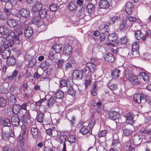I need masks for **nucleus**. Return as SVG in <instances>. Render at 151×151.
<instances>
[{"instance_id":"f257e3e1","label":"nucleus","mask_w":151,"mask_h":151,"mask_svg":"<svg viewBox=\"0 0 151 151\" xmlns=\"http://www.w3.org/2000/svg\"><path fill=\"white\" fill-rule=\"evenodd\" d=\"M95 124L94 121H91L87 126H83L81 129L80 132L83 134L90 133L91 132L92 128Z\"/></svg>"},{"instance_id":"f03ea898","label":"nucleus","mask_w":151,"mask_h":151,"mask_svg":"<svg viewBox=\"0 0 151 151\" xmlns=\"http://www.w3.org/2000/svg\"><path fill=\"white\" fill-rule=\"evenodd\" d=\"M33 23L37 25L42 31L44 30L46 27L44 24V23L40 17L38 16L35 17L32 20Z\"/></svg>"},{"instance_id":"7ed1b4c3","label":"nucleus","mask_w":151,"mask_h":151,"mask_svg":"<svg viewBox=\"0 0 151 151\" xmlns=\"http://www.w3.org/2000/svg\"><path fill=\"white\" fill-rule=\"evenodd\" d=\"M84 76L83 72L81 70H75L73 72L72 77L73 80L81 79Z\"/></svg>"},{"instance_id":"20e7f679","label":"nucleus","mask_w":151,"mask_h":151,"mask_svg":"<svg viewBox=\"0 0 151 151\" xmlns=\"http://www.w3.org/2000/svg\"><path fill=\"white\" fill-rule=\"evenodd\" d=\"M125 77L130 82H132L137 79V76L134 75L129 70H126L125 71Z\"/></svg>"},{"instance_id":"39448f33","label":"nucleus","mask_w":151,"mask_h":151,"mask_svg":"<svg viewBox=\"0 0 151 151\" xmlns=\"http://www.w3.org/2000/svg\"><path fill=\"white\" fill-rule=\"evenodd\" d=\"M108 115L109 117L113 120L118 119L120 117V114L118 112L114 111H109Z\"/></svg>"},{"instance_id":"423d86ee","label":"nucleus","mask_w":151,"mask_h":151,"mask_svg":"<svg viewBox=\"0 0 151 151\" xmlns=\"http://www.w3.org/2000/svg\"><path fill=\"white\" fill-rule=\"evenodd\" d=\"M42 5L39 2H36L35 4L32 6V10L33 12H37L42 9Z\"/></svg>"},{"instance_id":"0eeeda50","label":"nucleus","mask_w":151,"mask_h":151,"mask_svg":"<svg viewBox=\"0 0 151 151\" xmlns=\"http://www.w3.org/2000/svg\"><path fill=\"white\" fill-rule=\"evenodd\" d=\"M75 62L74 58L72 57H70L68 60V62L65 65V70L67 71L68 69L71 68L73 67L72 64Z\"/></svg>"},{"instance_id":"6e6552de","label":"nucleus","mask_w":151,"mask_h":151,"mask_svg":"<svg viewBox=\"0 0 151 151\" xmlns=\"http://www.w3.org/2000/svg\"><path fill=\"white\" fill-rule=\"evenodd\" d=\"M127 21L124 20L121 21L120 24L119 28L122 30H124L126 28H128L132 26V23H130L128 24Z\"/></svg>"},{"instance_id":"1a4fd4ad","label":"nucleus","mask_w":151,"mask_h":151,"mask_svg":"<svg viewBox=\"0 0 151 151\" xmlns=\"http://www.w3.org/2000/svg\"><path fill=\"white\" fill-rule=\"evenodd\" d=\"M124 116L127 122L129 124H132L134 122L133 119L134 115L132 113H129L125 115Z\"/></svg>"},{"instance_id":"9d476101","label":"nucleus","mask_w":151,"mask_h":151,"mask_svg":"<svg viewBox=\"0 0 151 151\" xmlns=\"http://www.w3.org/2000/svg\"><path fill=\"white\" fill-rule=\"evenodd\" d=\"M19 14L25 18H28L30 16V12L28 9L24 8L21 9L19 12Z\"/></svg>"},{"instance_id":"9b49d317","label":"nucleus","mask_w":151,"mask_h":151,"mask_svg":"<svg viewBox=\"0 0 151 151\" xmlns=\"http://www.w3.org/2000/svg\"><path fill=\"white\" fill-rule=\"evenodd\" d=\"M8 35L6 36V40L8 41H10L12 40L13 38L16 41L19 40V39L17 35H15V33L14 32L11 31H10L8 34Z\"/></svg>"},{"instance_id":"f8f14e48","label":"nucleus","mask_w":151,"mask_h":151,"mask_svg":"<svg viewBox=\"0 0 151 151\" xmlns=\"http://www.w3.org/2000/svg\"><path fill=\"white\" fill-rule=\"evenodd\" d=\"M12 125L14 127L18 126L19 125V120L17 116H12L11 119Z\"/></svg>"},{"instance_id":"ddd939ff","label":"nucleus","mask_w":151,"mask_h":151,"mask_svg":"<svg viewBox=\"0 0 151 151\" xmlns=\"http://www.w3.org/2000/svg\"><path fill=\"white\" fill-rule=\"evenodd\" d=\"M31 132L34 138H38L40 134V132L38 129L35 127L32 128L31 129Z\"/></svg>"},{"instance_id":"4468645a","label":"nucleus","mask_w":151,"mask_h":151,"mask_svg":"<svg viewBox=\"0 0 151 151\" xmlns=\"http://www.w3.org/2000/svg\"><path fill=\"white\" fill-rule=\"evenodd\" d=\"M133 8V5L132 3L130 2H128L127 3L125 8L126 12L128 14H130L132 11Z\"/></svg>"},{"instance_id":"2eb2a0df","label":"nucleus","mask_w":151,"mask_h":151,"mask_svg":"<svg viewBox=\"0 0 151 151\" xmlns=\"http://www.w3.org/2000/svg\"><path fill=\"white\" fill-rule=\"evenodd\" d=\"M72 51V47L71 45H65L63 50V53L66 55H69Z\"/></svg>"},{"instance_id":"dca6fc26","label":"nucleus","mask_w":151,"mask_h":151,"mask_svg":"<svg viewBox=\"0 0 151 151\" xmlns=\"http://www.w3.org/2000/svg\"><path fill=\"white\" fill-rule=\"evenodd\" d=\"M118 37L117 35L115 33L109 34L108 35V40L109 41H111L114 43H116V40Z\"/></svg>"},{"instance_id":"f3484780","label":"nucleus","mask_w":151,"mask_h":151,"mask_svg":"<svg viewBox=\"0 0 151 151\" xmlns=\"http://www.w3.org/2000/svg\"><path fill=\"white\" fill-rule=\"evenodd\" d=\"M104 58L106 61L109 63L113 62L114 60V55L110 53H108L105 55Z\"/></svg>"},{"instance_id":"a211bd4d","label":"nucleus","mask_w":151,"mask_h":151,"mask_svg":"<svg viewBox=\"0 0 151 151\" xmlns=\"http://www.w3.org/2000/svg\"><path fill=\"white\" fill-rule=\"evenodd\" d=\"M99 4L100 7L102 9L108 8L109 6V3L106 0H101Z\"/></svg>"},{"instance_id":"6ab92c4d","label":"nucleus","mask_w":151,"mask_h":151,"mask_svg":"<svg viewBox=\"0 0 151 151\" xmlns=\"http://www.w3.org/2000/svg\"><path fill=\"white\" fill-rule=\"evenodd\" d=\"M68 9L70 11L76 10L77 8L76 2L75 1H71L68 5Z\"/></svg>"},{"instance_id":"aec40b11","label":"nucleus","mask_w":151,"mask_h":151,"mask_svg":"<svg viewBox=\"0 0 151 151\" xmlns=\"http://www.w3.org/2000/svg\"><path fill=\"white\" fill-rule=\"evenodd\" d=\"M59 137L60 139V140H59L60 142V143H63V147L62 151H66V144L65 143V136L63 134H61L59 136Z\"/></svg>"},{"instance_id":"412c9836","label":"nucleus","mask_w":151,"mask_h":151,"mask_svg":"<svg viewBox=\"0 0 151 151\" xmlns=\"http://www.w3.org/2000/svg\"><path fill=\"white\" fill-rule=\"evenodd\" d=\"M11 50H9L5 49L3 50L1 56L4 59H7L10 56L11 54Z\"/></svg>"},{"instance_id":"4be33fe9","label":"nucleus","mask_w":151,"mask_h":151,"mask_svg":"<svg viewBox=\"0 0 151 151\" xmlns=\"http://www.w3.org/2000/svg\"><path fill=\"white\" fill-rule=\"evenodd\" d=\"M7 25L11 27H14L17 24V22L14 19H8L7 21Z\"/></svg>"},{"instance_id":"5701e85b","label":"nucleus","mask_w":151,"mask_h":151,"mask_svg":"<svg viewBox=\"0 0 151 151\" xmlns=\"http://www.w3.org/2000/svg\"><path fill=\"white\" fill-rule=\"evenodd\" d=\"M33 33V31L32 28L30 27H28L25 30L24 33L25 36L29 37H30Z\"/></svg>"},{"instance_id":"b1692460","label":"nucleus","mask_w":151,"mask_h":151,"mask_svg":"<svg viewBox=\"0 0 151 151\" xmlns=\"http://www.w3.org/2000/svg\"><path fill=\"white\" fill-rule=\"evenodd\" d=\"M50 64L47 61L43 62L40 65V68L43 70H45L50 68Z\"/></svg>"},{"instance_id":"393cba45","label":"nucleus","mask_w":151,"mask_h":151,"mask_svg":"<svg viewBox=\"0 0 151 151\" xmlns=\"http://www.w3.org/2000/svg\"><path fill=\"white\" fill-rule=\"evenodd\" d=\"M7 63L8 65H14L16 63V59L14 57L11 56L7 58Z\"/></svg>"},{"instance_id":"a878e982","label":"nucleus","mask_w":151,"mask_h":151,"mask_svg":"<svg viewBox=\"0 0 151 151\" xmlns=\"http://www.w3.org/2000/svg\"><path fill=\"white\" fill-rule=\"evenodd\" d=\"M139 76L140 79H143L145 82L149 80V76L145 72L140 73H139Z\"/></svg>"},{"instance_id":"bb28decb","label":"nucleus","mask_w":151,"mask_h":151,"mask_svg":"<svg viewBox=\"0 0 151 151\" xmlns=\"http://www.w3.org/2000/svg\"><path fill=\"white\" fill-rule=\"evenodd\" d=\"M9 29L8 28L5 27L3 26L0 27V33L2 35H7L9 33Z\"/></svg>"},{"instance_id":"cd10ccee","label":"nucleus","mask_w":151,"mask_h":151,"mask_svg":"<svg viewBox=\"0 0 151 151\" xmlns=\"http://www.w3.org/2000/svg\"><path fill=\"white\" fill-rule=\"evenodd\" d=\"M135 38L137 40H139L143 37L144 35L141 32L140 30H136L135 31Z\"/></svg>"},{"instance_id":"c85d7f7f","label":"nucleus","mask_w":151,"mask_h":151,"mask_svg":"<svg viewBox=\"0 0 151 151\" xmlns=\"http://www.w3.org/2000/svg\"><path fill=\"white\" fill-rule=\"evenodd\" d=\"M119 143V141L118 136L117 135H114L113 136V138L111 145L113 147H115Z\"/></svg>"},{"instance_id":"c756f323","label":"nucleus","mask_w":151,"mask_h":151,"mask_svg":"<svg viewBox=\"0 0 151 151\" xmlns=\"http://www.w3.org/2000/svg\"><path fill=\"white\" fill-rule=\"evenodd\" d=\"M87 10L89 14H92L95 10V6L92 3H90L88 4L87 7Z\"/></svg>"},{"instance_id":"7c9ffc66","label":"nucleus","mask_w":151,"mask_h":151,"mask_svg":"<svg viewBox=\"0 0 151 151\" xmlns=\"http://www.w3.org/2000/svg\"><path fill=\"white\" fill-rule=\"evenodd\" d=\"M54 97L55 98L62 100L64 97V93L63 91H59L55 94Z\"/></svg>"},{"instance_id":"2f4dec72","label":"nucleus","mask_w":151,"mask_h":151,"mask_svg":"<svg viewBox=\"0 0 151 151\" xmlns=\"http://www.w3.org/2000/svg\"><path fill=\"white\" fill-rule=\"evenodd\" d=\"M86 66L91 72H94L96 69V65L93 63H88L86 64Z\"/></svg>"},{"instance_id":"473e14b6","label":"nucleus","mask_w":151,"mask_h":151,"mask_svg":"<svg viewBox=\"0 0 151 151\" xmlns=\"http://www.w3.org/2000/svg\"><path fill=\"white\" fill-rule=\"evenodd\" d=\"M39 15L42 18H46L47 16V11L45 9H42L39 12Z\"/></svg>"},{"instance_id":"72a5a7b5","label":"nucleus","mask_w":151,"mask_h":151,"mask_svg":"<svg viewBox=\"0 0 151 151\" xmlns=\"http://www.w3.org/2000/svg\"><path fill=\"white\" fill-rule=\"evenodd\" d=\"M120 72V70L117 69L114 70L111 73L112 77L115 79L118 78L119 76V73Z\"/></svg>"},{"instance_id":"f704fd0d","label":"nucleus","mask_w":151,"mask_h":151,"mask_svg":"<svg viewBox=\"0 0 151 151\" xmlns=\"http://www.w3.org/2000/svg\"><path fill=\"white\" fill-rule=\"evenodd\" d=\"M76 91L75 88L72 86H70L68 91V94L73 96L75 95Z\"/></svg>"},{"instance_id":"c9c22d12","label":"nucleus","mask_w":151,"mask_h":151,"mask_svg":"<svg viewBox=\"0 0 151 151\" xmlns=\"http://www.w3.org/2000/svg\"><path fill=\"white\" fill-rule=\"evenodd\" d=\"M62 48V45L61 44H55L53 47V48L55 52L59 53L61 50Z\"/></svg>"},{"instance_id":"e433bc0d","label":"nucleus","mask_w":151,"mask_h":151,"mask_svg":"<svg viewBox=\"0 0 151 151\" xmlns=\"http://www.w3.org/2000/svg\"><path fill=\"white\" fill-rule=\"evenodd\" d=\"M134 100L138 103H140L142 98L140 94H135L134 96Z\"/></svg>"},{"instance_id":"4c0bfd02","label":"nucleus","mask_w":151,"mask_h":151,"mask_svg":"<svg viewBox=\"0 0 151 151\" xmlns=\"http://www.w3.org/2000/svg\"><path fill=\"white\" fill-rule=\"evenodd\" d=\"M20 110V107L19 105H15L13 106V112L15 114H18Z\"/></svg>"},{"instance_id":"58836bf2","label":"nucleus","mask_w":151,"mask_h":151,"mask_svg":"<svg viewBox=\"0 0 151 151\" xmlns=\"http://www.w3.org/2000/svg\"><path fill=\"white\" fill-rule=\"evenodd\" d=\"M3 124L4 126H9L11 125V122L9 119L8 118H5L4 120L1 121Z\"/></svg>"},{"instance_id":"ea45409f","label":"nucleus","mask_w":151,"mask_h":151,"mask_svg":"<svg viewBox=\"0 0 151 151\" xmlns=\"http://www.w3.org/2000/svg\"><path fill=\"white\" fill-rule=\"evenodd\" d=\"M124 134L126 136H129L132 133V131L130 129L125 128L123 130Z\"/></svg>"},{"instance_id":"a19ab883","label":"nucleus","mask_w":151,"mask_h":151,"mask_svg":"<svg viewBox=\"0 0 151 151\" xmlns=\"http://www.w3.org/2000/svg\"><path fill=\"white\" fill-rule=\"evenodd\" d=\"M44 114L42 113H40L38 114L37 117V120L39 122L42 123L44 120Z\"/></svg>"},{"instance_id":"79ce46f5","label":"nucleus","mask_w":151,"mask_h":151,"mask_svg":"<svg viewBox=\"0 0 151 151\" xmlns=\"http://www.w3.org/2000/svg\"><path fill=\"white\" fill-rule=\"evenodd\" d=\"M30 59L29 60L28 65L30 67V68L32 67L35 65L36 62V59L33 58L31 57Z\"/></svg>"},{"instance_id":"37998d69","label":"nucleus","mask_w":151,"mask_h":151,"mask_svg":"<svg viewBox=\"0 0 151 151\" xmlns=\"http://www.w3.org/2000/svg\"><path fill=\"white\" fill-rule=\"evenodd\" d=\"M6 100L3 97H0V107H4L6 105Z\"/></svg>"},{"instance_id":"c03bdc74","label":"nucleus","mask_w":151,"mask_h":151,"mask_svg":"<svg viewBox=\"0 0 151 151\" xmlns=\"http://www.w3.org/2000/svg\"><path fill=\"white\" fill-rule=\"evenodd\" d=\"M59 83L60 87H65L67 86V82L66 80L62 78L59 82Z\"/></svg>"},{"instance_id":"a18cd8bd","label":"nucleus","mask_w":151,"mask_h":151,"mask_svg":"<svg viewBox=\"0 0 151 151\" xmlns=\"http://www.w3.org/2000/svg\"><path fill=\"white\" fill-rule=\"evenodd\" d=\"M107 32H104V33H101L100 35V41L103 42L105 40V37L106 36L108 37L109 34H107Z\"/></svg>"},{"instance_id":"49530a36","label":"nucleus","mask_w":151,"mask_h":151,"mask_svg":"<svg viewBox=\"0 0 151 151\" xmlns=\"http://www.w3.org/2000/svg\"><path fill=\"white\" fill-rule=\"evenodd\" d=\"M67 140L70 143H73L75 142L76 138L74 136L70 135L68 138Z\"/></svg>"},{"instance_id":"de8ad7c7","label":"nucleus","mask_w":151,"mask_h":151,"mask_svg":"<svg viewBox=\"0 0 151 151\" xmlns=\"http://www.w3.org/2000/svg\"><path fill=\"white\" fill-rule=\"evenodd\" d=\"M9 134L7 133H3L2 134V138L5 141H7L10 137Z\"/></svg>"},{"instance_id":"09e8293b","label":"nucleus","mask_w":151,"mask_h":151,"mask_svg":"<svg viewBox=\"0 0 151 151\" xmlns=\"http://www.w3.org/2000/svg\"><path fill=\"white\" fill-rule=\"evenodd\" d=\"M132 50H138L139 49V45L137 42L133 43L132 45Z\"/></svg>"},{"instance_id":"8fccbe9b","label":"nucleus","mask_w":151,"mask_h":151,"mask_svg":"<svg viewBox=\"0 0 151 151\" xmlns=\"http://www.w3.org/2000/svg\"><path fill=\"white\" fill-rule=\"evenodd\" d=\"M8 16L6 14L3 12H0V19L4 20L6 19Z\"/></svg>"},{"instance_id":"3c124183","label":"nucleus","mask_w":151,"mask_h":151,"mask_svg":"<svg viewBox=\"0 0 151 151\" xmlns=\"http://www.w3.org/2000/svg\"><path fill=\"white\" fill-rule=\"evenodd\" d=\"M56 131L54 129H52L51 128H49L46 130L47 134L51 137L53 136L52 132Z\"/></svg>"},{"instance_id":"603ef678","label":"nucleus","mask_w":151,"mask_h":151,"mask_svg":"<svg viewBox=\"0 0 151 151\" xmlns=\"http://www.w3.org/2000/svg\"><path fill=\"white\" fill-rule=\"evenodd\" d=\"M46 98H44L40 99L39 101L36 102L35 103L36 105L37 106H40L42 105V104L43 103L44 101L46 100Z\"/></svg>"},{"instance_id":"864d4df0","label":"nucleus","mask_w":151,"mask_h":151,"mask_svg":"<svg viewBox=\"0 0 151 151\" xmlns=\"http://www.w3.org/2000/svg\"><path fill=\"white\" fill-rule=\"evenodd\" d=\"M55 100L53 98H51L49 99L48 103V106L49 107L50 106H52L55 102Z\"/></svg>"},{"instance_id":"5fc2aeb1","label":"nucleus","mask_w":151,"mask_h":151,"mask_svg":"<svg viewBox=\"0 0 151 151\" xmlns=\"http://www.w3.org/2000/svg\"><path fill=\"white\" fill-rule=\"evenodd\" d=\"M107 133L106 131V130H102L98 134V136L99 137L105 136Z\"/></svg>"},{"instance_id":"6e6d98bb","label":"nucleus","mask_w":151,"mask_h":151,"mask_svg":"<svg viewBox=\"0 0 151 151\" xmlns=\"http://www.w3.org/2000/svg\"><path fill=\"white\" fill-rule=\"evenodd\" d=\"M50 10L52 11H55L57 10V7L55 4H52L50 7Z\"/></svg>"},{"instance_id":"4d7b16f0","label":"nucleus","mask_w":151,"mask_h":151,"mask_svg":"<svg viewBox=\"0 0 151 151\" xmlns=\"http://www.w3.org/2000/svg\"><path fill=\"white\" fill-rule=\"evenodd\" d=\"M96 82L94 83L93 88L92 89L91 93L93 95L96 93Z\"/></svg>"},{"instance_id":"13d9d810","label":"nucleus","mask_w":151,"mask_h":151,"mask_svg":"<svg viewBox=\"0 0 151 151\" xmlns=\"http://www.w3.org/2000/svg\"><path fill=\"white\" fill-rule=\"evenodd\" d=\"M22 130V134L23 135H24L27 131V127H26L25 125L22 124L21 127Z\"/></svg>"},{"instance_id":"bf43d9fd","label":"nucleus","mask_w":151,"mask_h":151,"mask_svg":"<svg viewBox=\"0 0 151 151\" xmlns=\"http://www.w3.org/2000/svg\"><path fill=\"white\" fill-rule=\"evenodd\" d=\"M110 84V83L108 84L109 86L110 89L112 90H114L117 89V87L116 85L114 84Z\"/></svg>"},{"instance_id":"052dcab7","label":"nucleus","mask_w":151,"mask_h":151,"mask_svg":"<svg viewBox=\"0 0 151 151\" xmlns=\"http://www.w3.org/2000/svg\"><path fill=\"white\" fill-rule=\"evenodd\" d=\"M6 40L4 37H0V45H4L6 42Z\"/></svg>"},{"instance_id":"680f3d73","label":"nucleus","mask_w":151,"mask_h":151,"mask_svg":"<svg viewBox=\"0 0 151 151\" xmlns=\"http://www.w3.org/2000/svg\"><path fill=\"white\" fill-rule=\"evenodd\" d=\"M12 148L11 151H19V149L18 147L17 146H13L11 145Z\"/></svg>"},{"instance_id":"e2e57ef3","label":"nucleus","mask_w":151,"mask_h":151,"mask_svg":"<svg viewBox=\"0 0 151 151\" xmlns=\"http://www.w3.org/2000/svg\"><path fill=\"white\" fill-rule=\"evenodd\" d=\"M139 51L138 50H132V54L134 57H136L139 55Z\"/></svg>"},{"instance_id":"0e129e2a","label":"nucleus","mask_w":151,"mask_h":151,"mask_svg":"<svg viewBox=\"0 0 151 151\" xmlns=\"http://www.w3.org/2000/svg\"><path fill=\"white\" fill-rule=\"evenodd\" d=\"M64 61V60L63 59H61L58 61L57 65L59 68H60L62 67V65Z\"/></svg>"},{"instance_id":"69168bd1","label":"nucleus","mask_w":151,"mask_h":151,"mask_svg":"<svg viewBox=\"0 0 151 151\" xmlns=\"http://www.w3.org/2000/svg\"><path fill=\"white\" fill-rule=\"evenodd\" d=\"M27 104L24 103L21 105H19L20 107V109H24L26 111H27Z\"/></svg>"},{"instance_id":"338daca9","label":"nucleus","mask_w":151,"mask_h":151,"mask_svg":"<svg viewBox=\"0 0 151 151\" xmlns=\"http://www.w3.org/2000/svg\"><path fill=\"white\" fill-rule=\"evenodd\" d=\"M127 19H128L129 21L131 22H134L137 20L136 18L133 17H128Z\"/></svg>"},{"instance_id":"774afa93","label":"nucleus","mask_w":151,"mask_h":151,"mask_svg":"<svg viewBox=\"0 0 151 151\" xmlns=\"http://www.w3.org/2000/svg\"><path fill=\"white\" fill-rule=\"evenodd\" d=\"M4 10L5 12H4L6 14V15H7L8 17L10 16L12 14L11 12L9 9L7 8H5L4 9Z\"/></svg>"}]
</instances>
